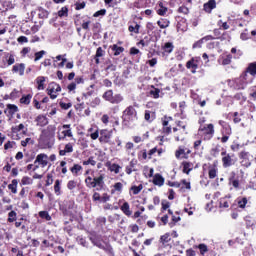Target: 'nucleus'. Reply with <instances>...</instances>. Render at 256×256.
Instances as JSON below:
<instances>
[{"label":"nucleus","mask_w":256,"mask_h":256,"mask_svg":"<svg viewBox=\"0 0 256 256\" xmlns=\"http://www.w3.org/2000/svg\"><path fill=\"white\" fill-rule=\"evenodd\" d=\"M143 190V185L140 184L139 186H132L131 191H133V195H139L141 191Z\"/></svg>","instance_id":"41"},{"label":"nucleus","mask_w":256,"mask_h":256,"mask_svg":"<svg viewBox=\"0 0 256 256\" xmlns=\"http://www.w3.org/2000/svg\"><path fill=\"white\" fill-rule=\"evenodd\" d=\"M157 25L160 27V29H167V27L171 25V22L166 18H161L157 21Z\"/></svg>","instance_id":"26"},{"label":"nucleus","mask_w":256,"mask_h":256,"mask_svg":"<svg viewBox=\"0 0 256 256\" xmlns=\"http://www.w3.org/2000/svg\"><path fill=\"white\" fill-rule=\"evenodd\" d=\"M150 95L153 97V99H159V95L161 93V90L159 88H155L152 86V89L150 90Z\"/></svg>","instance_id":"33"},{"label":"nucleus","mask_w":256,"mask_h":256,"mask_svg":"<svg viewBox=\"0 0 256 256\" xmlns=\"http://www.w3.org/2000/svg\"><path fill=\"white\" fill-rule=\"evenodd\" d=\"M59 106L61 107V109H64V111H67V109H71V107H73V104L71 102H60Z\"/></svg>","instance_id":"50"},{"label":"nucleus","mask_w":256,"mask_h":256,"mask_svg":"<svg viewBox=\"0 0 256 256\" xmlns=\"http://www.w3.org/2000/svg\"><path fill=\"white\" fill-rule=\"evenodd\" d=\"M144 119H145V121H148L149 123H151V121H153L155 119V112L146 110L145 114H144Z\"/></svg>","instance_id":"29"},{"label":"nucleus","mask_w":256,"mask_h":256,"mask_svg":"<svg viewBox=\"0 0 256 256\" xmlns=\"http://www.w3.org/2000/svg\"><path fill=\"white\" fill-rule=\"evenodd\" d=\"M244 73H247V75L250 74L252 77H255L256 76V62L250 63Z\"/></svg>","instance_id":"24"},{"label":"nucleus","mask_w":256,"mask_h":256,"mask_svg":"<svg viewBox=\"0 0 256 256\" xmlns=\"http://www.w3.org/2000/svg\"><path fill=\"white\" fill-rule=\"evenodd\" d=\"M121 169V166H119L118 164H110L109 166V170L112 171L113 173H116V175L119 173Z\"/></svg>","instance_id":"44"},{"label":"nucleus","mask_w":256,"mask_h":256,"mask_svg":"<svg viewBox=\"0 0 256 256\" xmlns=\"http://www.w3.org/2000/svg\"><path fill=\"white\" fill-rule=\"evenodd\" d=\"M85 185L88 189H95V191H103L105 189V174L99 176H87L85 178Z\"/></svg>","instance_id":"1"},{"label":"nucleus","mask_w":256,"mask_h":256,"mask_svg":"<svg viewBox=\"0 0 256 256\" xmlns=\"http://www.w3.org/2000/svg\"><path fill=\"white\" fill-rule=\"evenodd\" d=\"M250 97H252V99H254V101H256V86H252L250 88Z\"/></svg>","instance_id":"64"},{"label":"nucleus","mask_w":256,"mask_h":256,"mask_svg":"<svg viewBox=\"0 0 256 256\" xmlns=\"http://www.w3.org/2000/svg\"><path fill=\"white\" fill-rule=\"evenodd\" d=\"M45 81L46 78L45 76H39L36 78V83H37V90L38 91H43V89H45Z\"/></svg>","instance_id":"23"},{"label":"nucleus","mask_w":256,"mask_h":256,"mask_svg":"<svg viewBox=\"0 0 256 256\" xmlns=\"http://www.w3.org/2000/svg\"><path fill=\"white\" fill-rule=\"evenodd\" d=\"M18 112H19V107H17V105L15 104H7L6 109L4 110L6 117H9L10 119H12L13 115H15V113H18Z\"/></svg>","instance_id":"11"},{"label":"nucleus","mask_w":256,"mask_h":256,"mask_svg":"<svg viewBox=\"0 0 256 256\" xmlns=\"http://www.w3.org/2000/svg\"><path fill=\"white\" fill-rule=\"evenodd\" d=\"M36 123L37 125H39L40 127H45V125H47L49 123V120H47V118L43 115H39L36 118Z\"/></svg>","instance_id":"27"},{"label":"nucleus","mask_w":256,"mask_h":256,"mask_svg":"<svg viewBox=\"0 0 256 256\" xmlns=\"http://www.w3.org/2000/svg\"><path fill=\"white\" fill-rule=\"evenodd\" d=\"M31 99H33V95H23L20 99V103H22V105H29V103H31Z\"/></svg>","instance_id":"30"},{"label":"nucleus","mask_w":256,"mask_h":256,"mask_svg":"<svg viewBox=\"0 0 256 256\" xmlns=\"http://www.w3.org/2000/svg\"><path fill=\"white\" fill-rule=\"evenodd\" d=\"M77 187V181L75 180H69L67 183V189H69V191H73V189H75Z\"/></svg>","instance_id":"47"},{"label":"nucleus","mask_w":256,"mask_h":256,"mask_svg":"<svg viewBox=\"0 0 256 256\" xmlns=\"http://www.w3.org/2000/svg\"><path fill=\"white\" fill-rule=\"evenodd\" d=\"M106 13H107L106 9H101V10L95 12L93 17H104V15H106Z\"/></svg>","instance_id":"58"},{"label":"nucleus","mask_w":256,"mask_h":256,"mask_svg":"<svg viewBox=\"0 0 256 256\" xmlns=\"http://www.w3.org/2000/svg\"><path fill=\"white\" fill-rule=\"evenodd\" d=\"M102 97L112 105H119V103H123L125 99L121 94H113V90H107Z\"/></svg>","instance_id":"4"},{"label":"nucleus","mask_w":256,"mask_h":256,"mask_svg":"<svg viewBox=\"0 0 256 256\" xmlns=\"http://www.w3.org/2000/svg\"><path fill=\"white\" fill-rule=\"evenodd\" d=\"M99 141L100 143H111V132L109 130H101Z\"/></svg>","instance_id":"13"},{"label":"nucleus","mask_w":256,"mask_h":256,"mask_svg":"<svg viewBox=\"0 0 256 256\" xmlns=\"http://www.w3.org/2000/svg\"><path fill=\"white\" fill-rule=\"evenodd\" d=\"M240 39L242 41H247L249 39V33H247V29L240 34Z\"/></svg>","instance_id":"63"},{"label":"nucleus","mask_w":256,"mask_h":256,"mask_svg":"<svg viewBox=\"0 0 256 256\" xmlns=\"http://www.w3.org/2000/svg\"><path fill=\"white\" fill-rule=\"evenodd\" d=\"M177 31H187V19L178 17Z\"/></svg>","instance_id":"16"},{"label":"nucleus","mask_w":256,"mask_h":256,"mask_svg":"<svg viewBox=\"0 0 256 256\" xmlns=\"http://www.w3.org/2000/svg\"><path fill=\"white\" fill-rule=\"evenodd\" d=\"M134 121H137V110L134 106H128L122 113V123L125 127H129Z\"/></svg>","instance_id":"2"},{"label":"nucleus","mask_w":256,"mask_h":256,"mask_svg":"<svg viewBox=\"0 0 256 256\" xmlns=\"http://www.w3.org/2000/svg\"><path fill=\"white\" fill-rule=\"evenodd\" d=\"M90 241L96 247H99L100 249L103 248V244H101V236H99V235H92V236H90Z\"/></svg>","instance_id":"21"},{"label":"nucleus","mask_w":256,"mask_h":256,"mask_svg":"<svg viewBox=\"0 0 256 256\" xmlns=\"http://www.w3.org/2000/svg\"><path fill=\"white\" fill-rule=\"evenodd\" d=\"M157 13H158L161 17L165 16L166 13H167V7L158 8V9H157Z\"/></svg>","instance_id":"61"},{"label":"nucleus","mask_w":256,"mask_h":256,"mask_svg":"<svg viewBox=\"0 0 256 256\" xmlns=\"http://www.w3.org/2000/svg\"><path fill=\"white\" fill-rule=\"evenodd\" d=\"M77 242L79 245H82V247H87V240H85V238L82 236L77 237Z\"/></svg>","instance_id":"55"},{"label":"nucleus","mask_w":256,"mask_h":256,"mask_svg":"<svg viewBox=\"0 0 256 256\" xmlns=\"http://www.w3.org/2000/svg\"><path fill=\"white\" fill-rule=\"evenodd\" d=\"M12 71L13 73H19V75L23 77V75H25V64H15L12 68Z\"/></svg>","instance_id":"17"},{"label":"nucleus","mask_w":256,"mask_h":256,"mask_svg":"<svg viewBox=\"0 0 256 256\" xmlns=\"http://www.w3.org/2000/svg\"><path fill=\"white\" fill-rule=\"evenodd\" d=\"M246 205H247V198L243 197L238 199V206L240 207V209H245Z\"/></svg>","instance_id":"48"},{"label":"nucleus","mask_w":256,"mask_h":256,"mask_svg":"<svg viewBox=\"0 0 256 256\" xmlns=\"http://www.w3.org/2000/svg\"><path fill=\"white\" fill-rule=\"evenodd\" d=\"M70 171L74 177H79L81 171H83V166L74 164L73 167L70 168Z\"/></svg>","instance_id":"22"},{"label":"nucleus","mask_w":256,"mask_h":256,"mask_svg":"<svg viewBox=\"0 0 256 256\" xmlns=\"http://www.w3.org/2000/svg\"><path fill=\"white\" fill-rule=\"evenodd\" d=\"M17 185H18V182L17 180H12V183L8 185V189L14 193V194H17Z\"/></svg>","instance_id":"36"},{"label":"nucleus","mask_w":256,"mask_h":256,"mask_svg":"<svg viewBox=\"0 0 256 256\" xmlns=\"http://www.w3.org/2000/svg\"><path fill=\"white\" fill-rule=\"evenodd\" d=\"M103 55H105V50H103V48L101 47H98L96 50L95 57H103Z\"/></svg>","instance_id":"59"},{"label":"nucleus","mask_w":256,"mask_h":256,"mask_svg":"<svg viewBox=\"0 0 256 256\" xmlns=\"http://www.w3.org/2000/svg\"><path fill=\"white\" fill-rule=\"evenodd\" d=\"M54 193L55 195H61V180H56L54 184Z\"/></svg>","instance_id":"35"},{"label":"nucleus","mask_w":256,"mask_h":256,"mask_svg":"<svg viewBox=\"0 0 256 256\" xmlns=\"http://www.w3.org/2000/svg\"><path fill=\"white\" fill-rule=\"evenodd\" d=\"M183 173H186V175H189L191 171H193V163L191 162H183Z\"/></svg>","instance_id":"28"},{"label":"nucleus","mask_w":256,"mask_h":256,"mask_svg":"<svg viewBox=\"0 0 256 256\" xmlns=\"http://www.w3.org/2000/svg\"><path fill=\"white\" fill-rule=\"evenodd\" d=\"M19 97V90L13 89V91L10 93V99L15 100Z\"/></svg>","instance_id":"57"},{"label":"nucleus","mask_w":256,"mask_h":256,"mask_svg":"<svg viewBox=\"0 0 256 256\" xmlns=\"http://www.w3.org/2000/svg\"><path fill=\"white\" fill-rule=\"evenodd\" d=\"M164 51H165L166 53H172V52H173V43L167 42V43L164 45Z\"/></svg>","instance_id":"52"},{"label":"nucleus","mask_w":256,"mask_h":256,"mask_svg":"<svg viewBox=\"0 0 256 256\" xmlns=\"http://www.w3.org/2000/svg\"><path fill=\"white\" fill-rule=\"evenodd\" d=\"M233 59V56L231 54L221 56L218 59L219 65H231V60Z\"/></svg>","instance_id":"19"},{"label":"nucleus","mask_w":256,"mask_h":256,"mask_svg":"<svg viewBox=\"0 0 256 256\" xmlns=\"http://www.w3.org/2000/svg\"><path fill=\"white\" fill-rule=\"evenodd\" d=\"M106 73H110L113 71H117V66L114 65L113 63H109L106 68H105Z\"/></svg>","instance_id":"49"},{"label":"nucleus","mask_w":256,"mask_h":256,"mask_svg":"<svg viewBox=\"0 0 256 256\" xmlns=\"http://www.w3.org/2000/svg\"><path fill=\"white\" fill-rule=\"evenodd\" d=\"M39 217L41 219H45L46 221H51V215H49V212H47V211H40Z\"/></svg>","instance_id":"39"},{"label":"nucleus","mask_w":256,"mask_h":256,"mask_svg":"<svg viewBox=\"0 0 256 256\" xmlns=\"http://www.w3.org/2000/svg\"><path fill=\"white\" fill-rule=\"evenodd\" d=\"M239 158L242 167H245L246 169L251 167V163L253 162V155H251V153L242 151L240 152Z\"/></svg>","instance_id":"7"},{"label":"nucleus","mask_w":256,"mask_h":256,"mask_svg":"<svg viewBox=\"0 0 256 256\" xmlns=\"http://www.w3.org/2000/svg\"><path fill=\"white\" fill-rule=\"evenodd\" d=\"M139 29H141V25L135 24V26H129L128 31H130V33L139 34Z\"/></svg>","instance_id":"46"},{"label":"nucleus","mask_w":256,"mask_h":256,"mask_svg":"<svg viewBox=\"0 0 256 256\" xmlns=\"http://www.w3.org/2000/svg\"><path fill=\"white\" fill-rule=\"evenodd\" d=\"M249 83H253V77H250L247 72H244L240 77L234 79L230 85L234 89H245Z\"/></svg>","instance_id":"3"},{"label":"nucleus","mask_w":256,"mask_h":256,"mask_svg":"<svg viewBox=\"0 0 256 256\" xmlns=\"http://www.w3.org/2000/svg\"><path fill=\"white\" fill-rule=\"evenodd\" d=\"M35 143L31 138H26L25 140L21 141L22 147H27V145L31 144L33 145Z\"/></svg>","instance_id":"56"},{"label":"nucleus","mask_w":256,"mask_h":256,"mask_svg":"<svg viewBox=\"0 0 256 256\" xmlns=\"http://www.w3.org/2000/svg\"><path fill=\"white\" fill-rule=\"evenodd\" d=\"M112 51H114V55L115 57H117L120 53H123V51H125V48L118 46L117 44H114L112 46Z\"/></svg>","instance_id":"34"},{"label":"nucleus","mask_w":256,"mask_h":256,"mask_svg":"<svg viewBox=\"0 0 256 256\" xmlns=\"http://www.w3.org/2000/svg\"><path fill=\"white\" fill-rule=\"evenodd\" d=\"M38 17L40 19H47V17H49V11L43 9V8H40L39 9V13H38Z\"/></svg>","instance_id":"37"},{"label":"nucleus","mask_w":256,"mask_h":256,"mask_svg":"<svg viewBox=\"0 0 256 256\" xmlns=\"http://www.w3.org/2000/svg\"><path fill=\"white\" fill-rule=\"evenodd\" d=\"M69 15V8L62 7L60 11H58V17H68Z\"/></svg>","instance_id":"38"},{"label":"nucleus","mask_w":256,"mask_h":256,"mask_svg":"<svg viewBox=\"0 0 256 256\" xmlns=\"http://www.w3.org/2000/svg\"><path fill=\"white\" fill-rule=\"evenodd\" d=\"M64 151H66V153H73V144L71 143L66 144L64 147Z\"/></svg>","instance_id":"60"},{"label":"nucleus","mask_w":256,"mask_h":256,"mask_svg":"<svg viewBox=\"0 0 256 256\" xmlns=\"http://www.w3.org/2000/svg\"><path fill=\"white\" fill-rule=\"evenodd\" d=\"M169 241H171V236L169 235V233L164 234L160 238V243H162V245H165V243H169Z\"/></svg>","instance_id":"40"},{"label":"nucleus","mask_w":256,"mask_h":256,"mask_svg":"<svg viewBox=\"0 0 256 256\" xmlns=\"http://www.w3.org/2000/svg\"><path fill=\"white\" fill-rule=\"evenodd\" d=\"M219 207L220 208H224V209H228L229 207V201H227L226 198H221L220 202H219Z\"/></svg>","instance_id":"45"},{"label":"nucleus","mask_w":256,"mask_h":256,"mask_svg":"<svg viewBox=\"0 0 256 256\" xmlns=\"http://www.w3.org/2000/svg\"><path fill=\"white\" fill-rule=\"evenodd\" d=\"M219 125L222 127V135H231L232 130H231V125H229V123L220 120Z\"/></svg>","instance_id":"15"},{"label":"nucleus","mask_w":256,"mask_h":256,"mask_svg":"<svg viewBox=\"0 0 256 256\" xmlns=\"http://www.w3.org/2000/svg\"><path fill=\"white\" fill-rule=\"evenodd\" d=\"M199 133H201V135H204L205 141H210V139H213V135H215V127L213 126V124H208L204 127H200Z\"/></svg>","instance_id":"6"},{"label":"nucleus","mask_w":256,"mask_h":256,"mask_svg":"<svg viewBox=\"0 0 256 256\" xmlns=\"http://www.w3.org/2000/svg\"><path fill=\"white\" fill-rule=\"evenodd\" d=\"M201 63V57H193L186 63V68L191 70V73H197L199 64Z\"/></svg>","instance_id":"9"},{"label":"nucleus","mask_w":256,"mask_h":256,"mask_svg":"<svg viewBox=\"0 0 256 256\" xmlns=\"http://www.w3.org/2000/svg\"><path fill=\"white\" fill-rule=\"evenodd\" d=\"M40 165V167L44 168L49 165V156L47 154L41 153L36 156V159L34 161V165Z\"/></svg>","instance_id":"10"},{"label":"nucleus","mask_w":256,"mask_h":256,"mask_svg":"<svg viewBox=\"0 0 256 256\" xmlns=\"http://www.w3.org/2000/svg\"><path fill=\"white\" fill-rule=\"evenodd\" d=\"M17 219V213L15 211H11L8 214V222L13 223Z\"/></svg>","instance_id":"51"},{"label":"nucleus","mask_w":256,"mask_h":256,"mask_svg":"<svg viewBox=\"0 0 256 256\" xmlns=\"http://www.w3.org/2000/svg\"><path fill=\"white\" fill-rule=\"evenodd\" d=\"M217 173H219V168H217V164H210L208 166L209 179H215V177H217Z\"/></svg>","instance_id":"14"},{"label":"nucleus","mask_w":256,"mask_h":256,"mask_svg":"<svg viewBox=\"0 0 256 256\" xmlns=\"http://www.w3.org/2000/svg\"><path fill=\"white\" fill-rule=\"evenodd\" d=\"M103 249L108 253V255L115 256V252L113 251V247L111 245H106Z\"/></svg>","instance_id":"54"},{"label":"nucleus","mask_w":256,"mask_h":256,"mask_svg":"<svg viewBox=\"0 0 256 256\" xmlns=\"http://www.w3.org/2000/svg\"><path fill=\"white\" fill-rule=\"evenodd\" d=\"M46 54H47V52H46L45 50L36 52V53H35L34 61H35V62L40 61V59H43V55H46Z\"/></svg>","instance_id":"43"},{"label":"nucleus","mask_w":256,"mask_h":256,"mask_svg":"<svg viewBox=\"0 0 256 256\" xmlns=\"http://www.w3.org/2000/svg\"><path fill=\"white\" fill-rule=\"evenodd\" d=\"M137 165V160L136 159H132L129 163L128 166H126V173L127 175H131L133 173V171H137L135 169V166Z\"/></svg>","instance_id":"25"},{"label":"nucleus","mask_w":256,"mask_h":256,"mask_svg":"<svg viewBox=\"0 0 256 256\" xmlns=\"http://www.w3.org/2000/svg\"><path fill=\"white\" fill-rule=\"evenodd\" d=\"M25 129L24 124H19L18 126L12 127V133H19V131H23Z\"/></svg>","instance_id":"53"},{"label":"nucleus","mask_w":256,"mask_h":256,"mask_svg":"<svg viewBox=\"0 0 256 256\" xmlns=\"http://www.w3.org/2000/svg\"><path fill=\"white\" fill-rule=\"evenodd\" d=\"M76 7H75V9H76V11H80V9H85V2H76Z\"/></svg>","instance_id":"62"},{"label":"nucleus","mask_w":256,"mask_h":256,"mask_svg":"<svg viewBox=\"0 0 256 256\" xmlns=\"http://www.w3.org/2000/svg\"><path fill=\"white\" fill-rule=\"evenodd\" d=\"M221 157L224 169H228V167H233V165L237 163V156L234 153H227V151H222Z\"/></svg>","instance_id":"5"},{"label":"nucleus","mask_w":256,"mask_h":256,"mask_svg":"<svg viewBox=\"0 0 256 256\" xmlns=\"http://www.w3.org/2000/svg\"><path fill=\"white\" fill-rule=\"evenodd\" d=\"M190 154H191V150L187 148H181V147L175 153L176 159H188Z\"/></svg>","instance_id":"12"},{"label":"nucleus","mask_w":256,"mask_h":256,"mask_svg":"<svg viewBox=\"0 0 256 256\" xmlns=\"http://www.w3.org/2000/svg\"><path fill=\"white\" fill-rule=\"evenodd\" d=\"M121 211L124 213V215H127V217H130V215H132L131 209L129 207V203H127V202H125L121 206Z\"/></svg>","instance_id":"31"},{"label":"nucleus","mask_w":256,"mask_h":256,"mask_svg":"<svg viewBox=\"0 0 256 256\" xmlns=\"http://www.w3.org/2000/svg\"><path fill=\"white\" fill-rule=\"evenodd\" d=\"M47 93L50 96V99H57L58 93H61V86L52 82L48 85Z\"/></svg>","instance_id":"8"},{"label":"nucleus","mask_w":256,"mask_h":256,"mask_svg":"<svg viewBox=\"0 0 256 256\" xmlns=\"http://www.w3.org/2000/svg\"><path fill=\"white\" fill-rule=\"evenodd\" d=\"M217 7V2L215 0H209L207 3L204 4V11L206 13H211L213 9Z\"/></svg>","instance_id":"18"},{"label":"nucleus","mask_w":256,"mask_h":256,"mask_svg":"<svg viewBox=\"0 0 256 256\" xmlns=\"http://www.w3.org/2000/svg\"><path fill=\"white\" fill-rule=\"evenodd\" d=\"M82 164L84 166L91 165L92 167H95L97 165V161H95L93 156H90L87 160L82 161Z\"/></svg>","instance_id":"32"},{"label":"nucleus","mask_w":256,"mask_h":256,"mask_svg":"<svg viewBox=\"0 0 256 256\" xmlns=\"http://www.w3.org/2000/svg\"><path fill=\"white\" fill-rule=\"evenodd\" d=\"M22 185H33V179L29 176H24L21 180Z\"/></svg>","instance_id":"42"},{"label":"nucleus","mask_w":256,"mask_h":256,"mask_svg":"<svg viewBox=\"0 0 256 256\" xmlns=\"http://www.w3.org/2000/svg\"><path fill=\"white\" fill-rule=\"evenodd\" d=\"M153 184L157 185L158 187H163L165 184V178H163L161 174H155L153 178Z\"/></svg>","instance_id":"20"}]
</instances>
